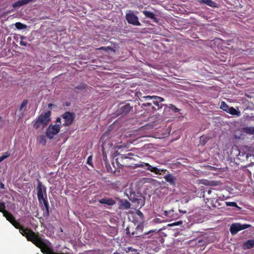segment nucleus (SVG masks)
Segmentation results:
<instances>
[{
    "mask_svg": "<svg viewBox=\"0 0 254 254\" xmlns=\"http://www.w3.org/2000/svg\"><path fill=\"white\" fill-rule=\"evenodd\" d=\"M0 212H2L3 216L10 222L16 229H19V232L25 236L28 241L32 242L37 247L39 248L43 254H64L63 253H56L52 249L51 244L49 242H43L35 236L34 232L20 227V224L15 220L13 215L5 210V205L4 202H0Z\"/></svg>",
    "mask_w": 254,
    "mask_h": 254,
    "instance_id": "f257e3e1",
    "label": "nucleus"
},
{
    "mask_svg": "<svg viewBox=\"0 0 254 254\" xmlns=\"http://www.w3.org/2000/svg\"><path fill=\"white\" fill-rule=\"evenodd\" d=\"M37 196L38 200L40 203H43L46 207L47 213H49V204L47 201V196L46 192V188L43 186L42 183L38 181L37 188Z\"/></svg>",
    "mask_w": 254,
    "mask_h": 254,
    "instance_id": "f03ea898",
    "label": "nucleus"
},
{
    "mask_svg": "<svg viewBox=\"0 0 254 254\" xmlns=\"http://www.w3.org/2000/svg\"><path fill=\"white\" fill-rule=\"evenodd\" d=\"M51 112L47 111L41 114L34 122L33 127L36 129L39 128L40 127H43L47 126L51 120Z\"/></svg>",
    "mask_w": 254,
    "mask_h": 254,
    "instance_id": "7ed1b4c3",
    "label": "nucleus"
},
{
    "mask_svg": "<svg viewBox=\"0 0 254 254\" xmlns=\"http://www.w3.org/2000/svg\"><path fill=\"white\" fill-rule=\"evenodd\" d=\"M126 19L127 22L134 26L141 25L140 22L138 20L137 16L134 13L132 10H129L126 14Z\"/></svg>",
    "mask_w": 254,
    "mask_h": 254,
    "instance_id": "20e7f679",
    "label": "nucleus"
},
{
    "mask_svg": "<svg viewBox=\"0 0 254 254\" xmlns=\"http://www.w3.org/2000/svg\"><path fill=\"white\" fill-rule=\"evenodd\" d=\"M251 227V225L247 224H241L239 223H233L231 225L230 231L232 235H236L239 231Z\"/></svg>",
    "mask_w": 254,
    "mask_h": 254,
    "instance_id": "39448f33",
    "label": "nucleus"
},
{
    "mask_svg": "<svg viewBox=\"0 0 254 254\" xmlns=\"http://www.w3.org/2000/svg\"><path fill=\"white\" fill-rule=\"evenodd\" d=\"M60 129L61 127L59 125H50L46 130L47 136L50 139L53 138L55 135L59 132Z\"/></svg>",
    "mask_w": 254,
    "mask_h": 254,
    "instance_id": "423d86ee",
    "label": "nucleus"
},
{
    "mask_svg": "<svg viewBox=\"0 0 254 254\" xmlns=\"http://www.w3.org/2000/svg\"><path fill=\"white\" fill-rule=\"evenodd\" d=\"M136 166L138 167L146 168L147 170H149L150 172H153L156 174H161L160 172L162 171V170L158 169L155 167H153L148 163H146L142 162L140 163L136 164Z\"/></svg>",
    "mask_w": 254,
    "mask_h": 254,
    "instance_id": "0eeeda50",
    "label": "nucleus"
},
{
    "mask_svg": "<svg viewBox=\"0 0 254 254\" xmlns=\"http://www.w3.org/2000/svg\"><path fill=\"white\" fill-rule=\"evenodd\" d=\"M62 117L64 121V126H68L71 125L74 118V114L69 112H66L63 115Z\"/></svg>",
    "mask_w": 254,
    "mask_h": 254,
    "instance_id": "6e6552de",
    "label": "nucleus"
},
{
    "mask_svg": "<svg viewBox=\"0 0 254 254\" xmlns=\"http://www.w3.org/2000/svg\"><path fill=\"white\" fill-rule=\"evenodd\" d=\"M166 182L169 183L170 185L175 186L176 183V178L172 174H167L164 177Z\"/></svg>",
    "mask_w": 254,
    "mask_h": 254,
    "instance_id": "1a4fd4ad",
    "label": "nucleus"
},
{
    "mask_svg": "<svg viewBox=\"0 0 254 254\" xmlns=\"http://www.w3.org/2000/svg\"><path fill=\"white\" fill-rule=\"evenodd\" d=\"M200 3L205 4L211 7H217V4L216 2L212 0H198Z\"/></svg>",
    "mask_w": 254,
    "mask_h": 254,
    "instance_id": "9d476101",
    "label": "nucleus"
},
{
    "mask_svg": "<svg viewBox=\"0 0 254 254\" xmlns=\"http://www.w3.org/2000/svg\"><path fill=\"white\" fill-rule=\"evenodd\" d=\"M132 109V107L129 104H127L124 106H122L120 109V112L123 114H127Z\"/></svg>",
    "mask_w": 254,
    "mask_h": 254,
    "instance_id": "9b49d317",
    "label": "nucleus"
},
{
    "mask_svg": "<svg viewBox=\"0 0 254 254\" xmlns=\"http://www.w3.org/2000/svg\"><path fill=\"white\" fill-rule=\"evenodd\" d=\"M99 201L101 204H105L109 206L113 205L116 203L115 201L112 198H102Z\"/></svg>",
    "mask_w": 254,
    "mask_h": 254,
    "instance_id": "f8f14e48",
    "label": "nucleus"
},
{
    "mask_svg": "<svg viewBox=\"0 0 254 254\" xmlns=\"http://www.w3.org/2000/svg\"><path fill=\"white\" fill-rule=\"evenodd\" d=\"M226 112L237 117H239L241 115V112L239 110H237L232 107H229Z\"/></svg>",
    "mask_w": 254,
    "mask_h": 254,
    "instance_id": "ddd939ff",
    "label": "nucleus"
},
{
    "mask_svg": "<svg viewBox=\"0 0 254 254\" xmlns=\"http://www.w3.org/2000/svg\"><path fill=\"white\" fill-rule=\"evenodd\" d=\"M254 247V239L249 240L243 244V249L244 250L250 249Z\"/></svg>",
    "mask_w": 254,
    "mask_h": 254,
    "instance_id": "4468645a",
    "label": "nucleus"
},
{
    "mask_svg": "<svg viewBox=\"0 0 254 254\" xmlns=\"http://www.w3.org/2000/svg\"><path fill=\"white\" fill-rule=\"evenodd\" d=\"M142 13L146 17L153 20L155 22L157 21V18L153 12L147 10H143L142 11Z\"/></svg>",
    "mask_w": 254,
    "mask_h": 254,
    "instance_id": "2eb2a0df",
    "label": "nucleus"
},
{
    "mask_svg": "<svg viewBox=\"0 0 254 254\" xmlns=\"http://www.w3.org/2000/svg\"><path fill=\"white\" fill-rule=\"evenodd\" d=\"M34 0H19L13 4L14 7L21 6L23 5L27 4V3L33 1Z\"/></svg>",
    "mask_w": 254,
    "mask_h": 254,
    "instance_id": "dca6fc26",
    "label": "nucleus"
},
{
    "mask_svg": "<svg viewBox=\"0 0 254 254\" xmlns=\"http://www.w3.org/2000/svg\"><path fill=\"white\" fill-rule=\"evenodd\" d=\"M121 206L123 208L127 209L130 207V203L126 199L121 200Z\"/></svg>",
    "mask_w": 254,
    "mask_h": 254,
    "instance_id": "f3484780",
    "label": "nucleus"
},
{
    "mask_svg": "<svg viewBox=\"0 0 254 254\" xmlns=\"http://www.w3.org/2000/svg\"><path fill=\"white\" fill-rule=\"evenodd\" d=\"M38 142L43 145L46 143V137L44 135H41L37 137Z\"/></svg>",
    "mask_w": 254,
    "mask_h": 254,
    "instance_id": "a211bd4d",
    "label": "nucleus"
},
{
    "mask_svg": "<svg viewBox=\"0 0 254 254\" xmlns=\"http://www.w3.org/2000/svg\"><path fill=\"white\" fill-rule=\"evenodd\" d=\"M245 131L250 134H254V127H247L244 129Z\"/></svg>",
    "mask_w": 254,
    "mask_h": 254,
    "instance_id": "6ab92c4d",
    "label": "nucleus"
},
{
    "mask_svg": "<svg viewBox=\"0 0 254 254\" xmlns=\"http://www.w3.org/2000/svg\"><path fill=\"white\" fill-rule=\"evenodd\" d=\"M229 106L224 101L221 102L220 105V109L223 110V111L226 112L228 109L229 108Z\"/></svg>",
    "mask_w": 254,
    "mask_h": 254,
    "instance_id": "aec40b11",
    "label": "nucleus"
},
{
    "mask_svg": "<svg viewBox=\"0 0 254 254\" xmlns=\"http://www.w3.org/2000/svg\"><path fill=\"white\" fill-rule=\"evenodd\" d=\"M167 108H169L170 109H171L172 111L175 113L178 112L180 111V110L178 108H177L176 106L172 104H170L169 106L167 107Z\"/></svg>",
    "mask_w": 254,
    "mask_h": 254,
    "instance_id": "412c9836",
    "label": "nucleus"
},
{
    "mask_svg": "<svg viewBox=\"0 0 254 254\" xmlns=\"http://www.w3.org/2000/svg\"><path fill=\"white\" fill-rule=\"evenodd\" d=\"M153 103L157 107L158 109H160L162 108V104H160V103L158 102L157 100L153 99Z\"/></svg>",
    "mask_w": 254,
    "mask_h": 254,
    "instance_id": "4be33fe9",
    "label": "nucleus"
},
{
    "mask_svg": "<svg viewBox=\"0 0 254 254\" xmlns=\"http://www.w3.org/2000/svg\"><path fill=\"white\" fill-rule=\"evenodd\" d=\"M227 206L238 207L237 204L235 202H226Z\"/></svg>",
    "mask_w": 254,
    "mask_h": 254,
    "instance_id": "5701e85b",
    "label": "nucleus"
},
{
    "mask_svg": "<svg viewBox=\"0 0 254 254\" xmlns=\"http://www.w3.org/2000/svg\"><path fill=\"white\" fill-rule=\"evenodd\" d=\"M174 212L173 210H170L169 211H164V214L168 217H172V213Z\"/></svg>",
    "mask_w": 254,
    "mask_h": 254,
    "instance_id": "b1692460",
    "label": "nucleus"
},
{
    "mask_svg": "<svg viewBox=\"0 0 254 254\" xmlns=\"http://www.w3.org/2000/svg\"><path fill=\"white\" fill-rule=\"evenodd\" d=\"M9 156V154L7 152H5L4 154L0 156V162L7 158Z\"/></svg>",
    "mask_w": 254,
    "mask_h": 254,
    "instance_id": "393cba45",
    "label": "nucleus"
},
{
    "mask_svg": "<svg viewBox=\"0 0 254 254\" xmlns=\"http://www.w3.org/2000/svg\"><path fill=\"white\" fill-rule=\"evenodd\" d=\"M21 41L20 42V44L22 46H26L27 45V43L23 41L24 39H25L24 36H21L20 37Z\"/></svg>",
    "mask_w": 254,
    "mask_h": 254,
    "instance_id": "a878e982",
    "label": "nucleus"
},
{
    "mask_svg": "<svg viewBox=\"0 0 254 254\" xmlns=\"http://www.w3.org/2000/svg\"><path fill=\"white\" fill-rule=\"evenodd\" d=\"M153 99L157 100L158 101V102H159L160 103H161V102H163V101H164V98H162L161 97L156 96H155L153 97Z\"/></svg>",
    "mask_w": 254,
    "mask_h": 254,
    "instance_id": "bb28decb",
    "label": "nucleus"
},
{
    "mask_svg": "<svg viewBox=\"0 0 254 254\" xmlns=\"http://www.w3.org/2000/svg\"><path fill=\"white\" fill-rule=\"evenodd\" d=\"M27 104V100H24L20 107V110H22L23 108H24Z\"/></svg>",
    "mask_w": 254,
    "mask_h": 254,
    "instance_id": "cd10ccee",
    "label": "nucleus"
},
{
    "mask_svg": "<svg viewBox=\"0 0 254 254\" xmlns=\"http://www.w3.org/2000/svg\"><path fill=\"white\" fill-rule=\"evenodd\" d=\"M152 105L151 103H143L141 105V107H151Z\"/></svg>",
    "mask_w": 254,
    "mask_h": 254,
    "instance_id": "c85d7f7f",
    "label": "nucleus"
},
{
    "mask_svg": "<svg viewBox=\"0 0 254 254\" xmlns=\"http://www.w3.org/2000/svg\"><path fill=\"white\" fill-rule=\"evenodd\" d=\"M155 96H144L143 97V98L146 99V100H150V99H153V97H154Z\"/></svg>",
    "mask_w": 254,
    "mask_h": 254,
    "instance_id": "c756f323",
    "label": "nucleus"
},
{
    "mask_svg": "<svg viewBox=\"0 0 254 254\" xmlns=\"http://www.w3.org/2000/svg\"><path fill=\"white\" fill-rule=\"evenodd\" d=\"M206 243L204 242L203 240H198V244H199L200 246H204L205 245Z\"/></svg>",
    "mask_w": 254,
    "mask_h": 254,
    "instance_id": "7c9ffc66",
    "label": "nucleus"
},
{
    "mask_svg": "<svg viewBox=\"0 0 254 254\" xmlns=\"http://www.w3.org/2000/svg\"><path fill=\"white\" fill-rule=\"evenodd\" d=\"M87 163L89 164V165H91V163H92V156H90L88 157L87 158Z\"/></svg>",
    "mask_w": 254,
    "mask_h": 254,
    "instance_id": "2f4dec72",
    "label": "nucleus"
},
{
    "mask_svg": "<svg viewBox=\"0 0 254 254\" xmlns=\"http://www.w3.org/2000/svg\"><path fill=\"white\" fill-rule=\"evenodd\" d=\"M182 222H181V221H178V222H175V223H173V224H169V226H175V225H179V224H182Z\"/></svg>",
    "mask_w": 254,
    "mask_h": 254,
    "instance_id": "473e14b6",
    "label": "nucleus"
},
{
    "mask_svg": "<svg viewBox=\"0 0 254 254\" xmlns=\"http://www.w3.org/2000/svg\"><path fill=\"white\" fill-rule=\"evenodd\" d=\"M156 232V230H150L148 232H145L144 234V235H148L149 234H150V233H152V232Z\"/></svg>",
    "mask_w": 254,
    "mask_h": 254,
    "instance_id": "72a5a7b5",
    "label": "nucleus"
},
{
    "mask_svg": "<svg viewBox=\"0 0 254 254\" xmlns=\"http://www.w3.org/2000/svg\"><path fill=\"white\" fill-rule=\"evenodd\" d=\"M76 89H83L84 88V85H81L76 87Z\"/></svg>",
    "mask_w": 254,
    "mask_h": 254,
    "instance_id": "f704fd0d",
    "label": "nucleus"
},
{
    "mask_svg": "<svg viewBox=\"0 0 254 254\" xmlns=\"http://www.w3.org/2000/svg\"><path fill=\"white\" fill-rule=\"evenodd\" d=\"M137 214L140 217H143V213L139 211L137 212Z\"/></svg>",
    "mask_w": 254,
    "mask_h": 254,
    "instance_id": "c9c22d12",
    "label": "nucleus"
},
{
    "mask_svg": "<svg viewBox=\"0 0 254 254\" xmlns=\"http://www.w3.org/2000/svg\"><path fill=\"white\" fill-rule=\"evenodd\" d=\"M206 182V183H203V184H204V185H210V183L207 181H205Z\"/></svg>",
    "mask_w": 254,
    "mask_h": 254,
    "instance_id": "e433bc0d",
    "label": "nucleus"
},
{
    "mask_svg": "<svg viewBox=\"0 0 254 254\" xmlns=\"http://www.w3.org/2000/svg\"><path fill=\"white\" fill-rule=\"evenodd\" d=\"M53 106H55V105L54 104H49L48 105V107L50 108H52V107H53Z\"/></svg>",
    "mask_w": 254,
    "mask_h": 254,
    "instance_id": "4c0bfd02",
    "label": "nucleus"
},
{
    "mask_svg": "<svg viewBox=\"0 0 254 254\" xmlns=\"http://www.w3.org/2000/svg\"><path fill=\"white\" fill-rule=\"evenodd\" d=\"M18 25H21V23H16L15 24V26H16V27L17 28H20L19 27H18Z\"/></svg>",
    "mask_w": 254,
    "mask_h": 254,
    "instance_id": "58836bf2",
    "label": "nucleus"
},
{
    "mask_svg": "<svg viewBox=\"0 0 254 254\" xmlns=\"http://www.w3.org/2000/svg\"><path fill=\"white\" fill-rule=\"evenodd\" d=\"M57 122H61V118H58L56 120Z\"/></svg>",
    "mask_w": 254,
    "mask_h": 254,
    "instance_id": "ea45409f",
    "label": "nucleus"
},
{
    "mask_svg": "<svg viewBox=\"0 0 254 254\" xmlns=\"http://www.w3.org/2000/svg\"><path fill=\"white\" fill-rule=\"evenodd\" d=\"M129 250H130V251H135V249H132V248H129Z\"/></svg>",
    "mask_w": 254,
    "mask_h": 254,
    "instance_id": "a19ab883",
    "label": "nucleus"
},
{
    "mask_svg": "<svg viewBox=\"0 0 254 254\" xmlns=\"http://www.w3.org/2000/svg\"><path fill=\"white\" fill-rule=\"evenodd\" d=\"M211 190H208L207 191V193H208V194H210L211 193Z\"/></svg>",
    "mask_w": 254,
    "mask_h": 254,
    "instance_id": "79ce46f5",
    "label": "nucleus"
},
{
    "mask_svg": "<svg viewBox=\"0 0 254 254\" xmlns=\"http://www.w3.org/2000/svg\"><path fill=\"white\" fill-rule=\"evenodd\" d=\"M151 108H152V109L153 110H154V111H156V108H155V107H151Z\"/></svg>",
    "mask_w": 254,
    "mask_h": 254,
    "instance_id": "37998d69",
    "label": "nucleus"
},
{
    "mask_svg": "<svg viewBox=\"0 0 254 254\" xmlns=\"http://www.w3.org/2000/svg\"><path fill=\"white\" fill-rule=\"evenodd\" d=\"M123 157L124 158H127V157L126 156V155H123Z\"/></svg>",
    "mask_w": 254,
    "mask_h": 254,
    "instance_id": "c03bdc74",
    "label": "nucleus"
},
{
    "mask_svg": "<svg viewBox=\"0 0 254 254\" xmlns=\"http://www.w3.org/2000/svg\"><path fill=\"white\" fill-rule=\"evenodd\" d=\"M113 254H119V253H118V252H115V253H114Z\"/></svg>",
    "mask_w": 254,
    "mask_h": 254,
    "instance_id": "a18cd8bd",
    "label": "nucleus"
},
{
    "mask_svg": "<svg viewBox=\"0 0 254 254\" xmlns=\"http://www.w3.org/2000/svg\"><path fill=\"white\" fill-rule=\"evenodd\" d=\"M134 235V232H132V233H131V235Z\"/></svg>",
    "mask_w": 254,
    "mask_h": 254,
    "instance_id": "49530a36",
    "label": "nucleus"
},
{
    "mask_svg": "<svg viewBox=\"0 0 254 254\" xmlns=\"http://www.w3.org/2000/svg\"><path fill=\"white\" fill-rule=\"evenodd\" d=\"M249 118H250L249 120H252V117H250Z\"/></svg>",
    "mask_w": 254,
    "mask_h": 254,
    "instance_id": "de8ad7c7",
    "label": "nucleus"
},
{
    "mask_svg": "<svg viewBox=\"0 0 254 254\" xmlns=\"http://www.w3.org/2000/svg\"><path fill=\"white\" fill-rule=\"evenodd\" d=\"M4 185L3 184L1 185V188H3Z\"/></svg>",
    "mask_w": 254,
    "mask_h": 254,
    "instance_id": "09e8293b",
    "label": "nucleus"
},
{
    "mask_svg": "<svg viewBox=\"0 0 254 254\" xmlns=\"http://www.w3.org/2000/svg\"><path fill=\"white\" fill-rule=\"evenodd\" d=\"M1 119V117L0 116V119Z\"/></svg>",
    "mask_w": 254,
    "mask_h": 254,
    "instance_id": "8fccbe9b",
    "label": "nucleus"
}]
</instances>
